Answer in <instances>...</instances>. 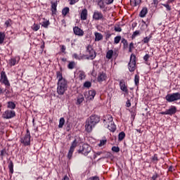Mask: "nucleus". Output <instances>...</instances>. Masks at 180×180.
I'll list each match as a JSON object with an SVG mask.
<instances>
[{
    "instance_id": "1",
    "label": "nucleus",
    "mask_w": 180,
    "mask_h": 180,
    "mask_svg": "<svg viewBox=\"0 0 180 180\" xmlns=\"http://www.w3.org/2000/svg\"><path fill=\"white\" fill-rule=\"evenodd\" d=\"M56 78L58 79L57 94L63 96L68 89V82L65 78L63 77V72L60 71L56 72Z\"/></svg>"
},
{
    "instance_id": "2",
    "label": "nucleus",
    "mask_w": 180,
    "mask_h": 180,
    "mask_svg": "<svg viewBox=\"0 0 180 180\" xmlns=\"http://www.w3.org/2000/svg\"><path fill=\"white\" fill-rule=\"evenodd\" d=\"M101 122V118L96 115H91L89 118L86 120L85 124V130L87 131V133H91L92 130H94V128Z\"/></svg>"
},
{
    "instance_id": "3",
    "label": "nucleus",
    "mask_w": 180,
    "mask_h": 180,
    "mask_svg": "<svg viewBox=\"0 0 180 180\" xmlns=\"http://www.w3.org/2000/svg\"><path fill=\"white\" fill-rule=\"evenodd\" d=\"M103 122L105 125L107 124V128L110 131H112V133L116 131V125L113 122V117L112 116L108 115V119L104 120Z\"/></svg>"
},
{
    "instance_id": "4",
    "label": "nucleus",
    "mask_w": 180,
    "mask_h": 180,
    "mask_svg": "<svg viewBox=\"0 0 180 180\" xmlns=\"http://www.w3.org/2000/svg\"><path fill=\"white\" fill-rule=\"evenodd\" d=\"M86 53L87 60H94L96 57V52L94 50L91 45H88L86 47Z\"/></svg>"
},
{
    "instance_id": "5",
    "label": "nucleus",
    "mask_w": 180,
    "mask_h": 180,
    "mask_svg": "<svg viewBox=\"0 0 180 180\" xmlns=\"http://www.w3.org/2000/svg\"><path fill=\"white\" fill-rule=\"evenodd\" d=\"M165 99L167 102H175L176 101H180V93H173L167 94L165 96Z\"/></svg>"
},
{
    "instance_id": "6",
    "label": "nucleus",
    "mask_w": 180,
    "mask_h": 180,
    "mask_svg": "<svg viewBox=\"0 0 180 180\" xmlns=\"http://www.w3.org/2000/svg\"><path fill=\"white\" fill-rule=\"evenodd\" d=\"M128 68L130 72H133L136 70V55L133 53L131 55Z\"/></svg>"
},
{
    "instance_id": "7",
    "label": "nucleus",
    "mask_w": 180,
    "mask_h": 180,
    "mask_svg": "<svg viewBox=\"0 0 180 180\" xmlns=\"http://www.w3.org/2000/svg\"><path fill=\"white\" fill-rule=\"evenodd\" d=\"M16 116V112L13 110H6L3 114V119H13Z\"/></svg>"
},
{
    "instance_id": "8",
    "label": "nucleus",
    "mask_w": 180,
    "mask_h": 180,
    "mask_svg": "<svg viewBox=\"0 0 180 180\" xmlns=\"http://www.w3.org/2000/svg\"><path fill=\"white\" fill-rule=\"evenodd\" d=\"M0 75V82L4 84L6 87L11 86V83H9V80H8V77L5 71H1Z\"/></svg>"
},
{
    "instance_id": "9",
    "label": "nucleus",
    "mask_w": 180,
    "mask_h": 180,
    "mask_svg": "<svg viewBox=\"0 0 180 180\" xmlns=\"http://www.w3.org/2000/svg\"><path fill=\"white\" fill-rule=\"evenodd\" d=\"M30 131L27 129V133L25 136L21 139V143L24 144V146H30Z\"/></svg>"
},
{
    "instance_id": "10",
    "label": "nucleus",
    "mask_w": 180,
    "mask_h": 180,
    "mask_svg": "<svg viewBox=\"0 0 180 180\" xmlns=\"http://www.w3.org/2000/svg\"><path fill=\"white\" fill-rule=\"evenodd\" d=\"M91 148L88 144H84L82 147V149L79 150V153H81L84 155H88L91 151Z\"/></svg>"
},
{
    "instance_id": "11",
    "label": "nucleus",
    "mask_w": 180,
    "mask_h": 180,
    "mask_svg": "<svg viewBox=\"0 0 180 180\" xmlns=\"http://www.w3.org/2000/svg\"><path fill=\"white\" fill-rule=\"evenodd\" d=\"M96 95V91L95 90H90L84 94V97L87 101H94Z\"/></svg>"
},
{
    "instance_id": "12",
    "label": "nucleus",
    "mask_w": 180,
    "mask_h": 180,
    "mask_svg": "<svg viewBox=\"0 0 180 180\" xmlns=\"http://www.w3.org/2000/svg\"><path fill=\"white\" fill-rule=\"evenodd\" d=\"M93 19L94 20H102L104 19L103 14L98 11H95L93 14Z\"/></svg>"
},
{
    "instance_id": "13",
    "label": "nucleus",
    "mask_w": 180,
    "mask_h": 180,
    "mask_svg": "<svg viewBox=\"0 0 180 180\" xmlns=\"http://www.w3.org/2000/svg\"><path fill=\"white\" fill-rule=\"evenodd\" d=\"M120 88L122 92L125 94H129V89H127V86H126V82L124 79H121L120 81Z\"/></svg>"
},
{
    "instance_id": "14",
    "label": "nucleus",
    "mask_w": 180,
    "mask_h": 180,
    "mask_svg": "<svg viewBox=\"0 0 180 180\" xmlns=\"http://www.w3.org/2000/svg\"><path fill=\"white\" fill-rule=\"evenodd\" d=\"M19 61H20V57L15 56L8 60V64L9 65H11V67H13L14 65H16V64H18Z\"/></svg>"
},
{
    "instance_id": "15",
    "label": "nucleus",
    "mask_w": 180,
    "mask_h": 180,
    "mask_svg": "<svg viewBox=\"0 0 180 180\" xmlns=\"http://www.w3.org/2000/svg\"><path fill=\"white\" fill-rule=\"evenodd\" d=\"M73 32L76 36H79V37L84 36V30H82L79 27H73Z\"/></svg>"
},
{
    "instance_id": "16",
    "label": "nucleus",
    "mask_w": 180,
    "mask_h": 180,
    "mask_svg": "<svg viewBox=\"0 0 180 180\" xmlns=\"http://www.w3.org/2000/svg\"><path fill=\"white\" fill-rule=\"evenodd\" d=\"M107 78L106 73L105 72H100L97 77L98 82H103L105 81Z\"/></svg>"
},
{
    "instance_id": "17",
    "label": "nucleus",
    "mask_w": 180,
    "mask_h": 180,
    "mask_svg": "<svg viewBox=\"0 0 180 180\" xmlns=\"http://www.w3.org/2000/svg\"><path fill=\"white\" fill-rule=\"evenodd\" d=\"M80 19L81 20H86L88 19V10L86 8L82 10L80 14Z\"/></svg>"
},
{
    "instance_id": "18",
    "label": "nucleus",
    "mask_w": 180,
    "mask_h": 180,
    "mask_svg": "<svg viewBox=\"0 0 180 180\" xmlns=\"http://www.w3.org/2000/svg\"><path fill=\"white\" fill-rule=\"evenodd\" d=\"M167 115L172 116V115H175L176 113V107L172 105L171 108L167 110Z\"/></svg>"
},
{
    "instance_id": "19",
    "label": "nucleus",
    "mask_w": 180,
    "mask_h": 180,
    "mask_svg": "<svg viewBox=\"0 0 180 180\" xmlns=\"http://www.w3.org/2000/svg\"><path fill=\"white\" fill-rule=\"evenodd\" d=\"M57 1L51 2V12L53 15H56L57 13Z\"/></svg>"
},
{
    "instance_id": "20",
    "label": "nucleus",
    "mask_w": 180,
    "mask_h": 180,
    "mask_svg": "<svg viewBox=\"0 0 180 180\" xmlns=\"http://www.w3.org/2000/svg\"><path fill=\"white\" fill-rule=\"evenodd\" d=\"M148 13V9H147V7H144L142 8L139 13L140 18H146V15Z\"/></svg>"
},
{
    "instance_id": "21",
    "label": "nucleus",
    "mask_w": 180,
    "mask_h": 180,
    "mask_svg": "<svg viewBox=\"0 0 180 180\" xmlns=\"http://www.w3.org/2000/svg\"><path fill=\"white\" fill-rule=\"evenodd\" d=\"M95 41H101V40L103 39V35L99 32H95Z\"/></svg>"
},
{
    "instance_id": "22",
    "label": "nucleus",
    "mask_w": 180,
    "mask_h": 180,
    "mask_svg": "<svg viewBox=\"0 0 180 180\" xmlns=\"http://www.w3.org/2000/svg\"><path fill=\"white\" fill-rule=\"evenodd\" d=\"M7 108L11 110H13V109H16V104L13 101H8L7 102Z\"/></svg>"
},
{
    "instance_id": "23",
    "label": "nucleus",
    "mask_w": 180,
    "mask_h": 180,
    "mask_svg": "<svg viewBox=\"0 0 180 180\" xmlns=\"http://www.w3.org/2000/svg\"><path fill=\"white\" fill-rule=\"evenodd\" d=\"M86 75H85V72L84 71H79L77 73V78L80 79V81H82V79H84L86 78Z\"/></svg>"
},
{
    "instance_id": "24",
    "label": "nucleus",
    "mask_w": 180,
    "mask_h": 180,
    "mask_svg": "<svg viewBox=\"0 0 180 180\" xmlns=\"http://www.w3.org/2000/svg\"><path fill=\"white\" fill-rule=\"evenodd\" d=\"M131 6H139L141 4V0H130Z\"/></svg>"
},
{
    "instance_id": "25",
    "label": "nucleus",
    "mask_w": 180,
    "mask_h": 180,
    "mask_svg": "<svg viewBox=\"0 0 180 180\" xmlns=\"http://www.w3.org/2000/svg\"><path fill=\"white\" fill-rule=\"evenodd\" d=\"M134 84L136 86H139L140 84V76L139 75H135L134 76Z\"/></svg>"
},
{
    "instance_id": "26",
    "label": "nucleus",
    "mask_w": 180,
    "mask_h": 180,
    "mask_svg": "<svg viewBox=\"0 0 180 180\" xmlns=\"http://www.w3.org/2000/svg\"><path fill=\"white\" fill-rule=\"evenodd\" d=\"M65 124V120L64 119V117H61L59 120V125H58L59 129H63Z\"/></svg>"
},
{
    "instance_id": "27",
    "label": "nucleus",
    "mask_w": 180,
    "mask_h": 180,
    "mask_svg": "<svg viewBox=\"0 0 180 180\" xmlns=\"http://www.w3.org/2000/svg\"><path fill=\"white\" fill-rule=\"evenodd\" d=\"M77 145H78V142H77V139H75L71 144L70 150H72L73 151H75V148L77 147Z\"/></svg>"
},
{
    "instance_id": "28",
    "label": "nucleus",
    "mask_w": 180,
    "mask_h": 180,
    "mask_svg": "<svg viewBox=\"0 0 180 180\" xmlns=\"http://www.w3.org/2000/svg\"><path fill=\"white\" fill-rule=\"evenodd\" d=\"M113 57V50H109L106 53V58L108 60H110Z\"/></svg>"
},
{
    "instance_id": "29",
    "label": "nucleus",
    "mask_w": 180,
    "mask_h": 180,
    "mask_svg": "<svg viewBox=\"0 0 180 180\" xmlns=\"http://www.w3.org/2000/svg\"><path fill=\"white\" fill-rule=\"evenodd\" d=\"M126 137V134L124 131H122L118 135L119 141H122V140Z\"/></svg>"
},
{
    "instance_id": "30",
    "label": "nucleus",
    "mask_w": 180,
    "mask_h": 180,
    "mask_svg": "<svg viewBox=\"0 0 180 180\" xmlns=\"http://www.w3.org/2000/svg\"><path fill=\"white\" fill-rule=\"evenodd\" d=\"M84 101V96L83 95L79 96L77 97V105H81V103H82Z\"/></svg>"
},
{
    "instance_id": "31",
    "label": "nucleus",
    "mask_w": 180,
    "mask_h": 180,
    "mask_svg": "<svg viewBox=\"0 0 180 180\" xmlns=\"http://www.w3.org/2000/svg\"><path fill=\"white\" fill-rule=\"evenodd\" d=\"M5 41V32H0V45Z\"/></svg>"
},
{
    "instance_id": "32",
    "label": "nucleus",
    "mask_w": 180,
    "mask_h": 180,
    "mask_svg": "<svg viewBox=\"0 0 180 180\" xmlns=\"http://www.w3.org/2000/svg\"><path fill=\"white\" fill-rule=\"evenodd\" d=\"M70 13V8L65 7L62 10V14L63 16H66Z\"/></svg>"
},
{
    "instance_id": "33",
    "label": "nucleus",
    "mask_w": 180,
    "mask_h": 180,
    "mask_svg": "<svg viewBox=\"0 0 180 180\" xmlns=\"http://www.w3.org/2000/svg\"><path fill=\"white\" fill-rule=\"evenodd\" d=\"M98 5L100 9L105 8V2H103V0H99L98 1Z\"/></svg>"
},
{
    "instance_id": "34",
    "label": "nucleus",
    "mask_w": 180,
    "mask_h": 180,
    "mask_svg": "<svg viewBox=\"0 0 180 180\" xmlns=\"http://www.w3.org/2000/svg\"><path fill=\"white\" fill-rule=\"evenodd\" d=\"M8 169L11 174H13V162L10 161L8 164Z\"/></svg>"
},
{
    "instance_id": "35",
    "label": "nucleus",
    "mask_w": 180,
    "mask_h": 180,
    "mask_svg": "<svg viewBox=\"0 0 180 180\" xmlns=\"http://www.w3.org/2000/svg\"><path fill=\"white\" fill-rule=\"evenodd\" d=\"M75 67V62L74 61L70 62L69 64L68 65V68L69 70H74Z\"/></svg>"
},
{
    "instance_id": "36",
    "label": "nucleus",
    "mask_w": 180,
    "mask_h": 180,
    "mask_svg": "<svg viewBox=\"0 0 180 180\" xmlns=\"http://www.w3.org/2000/svg\"><path fill=\"white\" fill-rule=\"evenodd\" d=\"M32 30H34V32H37V30L40 29V25L34 23L33 26L32 27Z\"/></svg>"
},
{
    "instance_id": "37",
    "label": "nucleus",
    "mask_w": 180,
    "mask_h": 180,
    "mask_svg": "<svg viewBox=\"0 0 180 180\" xmlns=\"http://www.w3.org/2000/svg\"><path fill=\"white\" fill-rule=\"evenodd\" d=\"M120 40H122V37L117 36L114 38V43L115 44H119L120 43Z\"/></svg>"
},
{
    "instance_id": "38",
    "label": "nucleus",
    "mask_w": 180,
    "mask_h": 180,
    "mask_svg": "<svg viewBox=\"0 0 180 180\" xmlns=\"http://www.w3.org/2000/svg\"><path fill=\"white\" fill-rule=\"evenodd\" d=\"M49 25H50V21L49 20H44L41 25V26L43 27H45L46 29H47V27H49Z\"/></svg>"
},
{
    "instance_id": "39",
    "label": "nucleus",
    "mask_w": 180,
    "mask_h": 180,
    "mask_svg": "<svg viewBox=\"0 0 180 180\" xmlns=\"http://www.w3.org/2000/svg\"><path fill=\"white\" fill-rule=\"evenodd\" d=\"M73 153H74V150H72V149H70V150H69V152H68V158L69 160H71V158H72V154H73Z\"/></svg>"
},
{
    "instance_id": "40",
    "label": "nucleus",
    "mask_w": 180,
    "mask_h": 180,
    "mask_svg": "<svg viewBox=\"0 0 180 180\" xmlns=\"http://www.w3.org/2000/svg\"><path fill=\"white\" fill-rule=\"evenodd\" d=\"M11 23H12V20H11V19L7 20L5 22L6 27H11Z\"/></svg>"
},
{
    "instance_id": "41",
    "label": "nucleus",
    "mask_w": 180,
    "mask_h": 180,
    "mask_svg": "<svg viewBox=\"0 0 180 180\" xmlns=\"http://www.w3.org/2000/svg\"><path fill=\"white\" fill-rule=\"evenodd\" d=\"M139 34H140V31L136 30L135 32H134L132 36H131V39H136V36H139Z\"/></svg>"
},
{
    "instance_id": "42",
    "label": "nucleus",
    "mask_w": 180,
    "mask_h": 180,
    "mask_svg": "<svg viewBox=\"0 0 180 180\" xmlns=\"http://www.w3.org/2000/svg\"><path fill=\"white\" fill-rule=\"evenodd\" d=\"M152 161H153V162H155V164H156V162H158V157L157 156V154H155L152 157Z\"/></svg>"
},
{
    "instance_id": "43",
    "label": "nucleus",
    "mask_w": 180,
    "mask_h": 180,
    "mask_svg": "<svg viewBox=\"0 0 180 180\" xmlns=\"http://www.w3.org/2000/svg\"><path fill=\"white\" fill-rule=\"evenodd\" d=\"M122 43H123V44H124V49H127V47L129 46V44L127 43V40H126L125 39H123L122 40Z\"/></svg>"
},
{
    "instance_id": "44",
    "label": "nucleus",
    "mask_w": 180,
    "mask_h": 180,
    "mask_svg": "<svg viewBox=\"0 0 180 180\" xmlns=\"http://www.w3.org/2000/svg\"><path fill=\"white\" fill-rule=\"evenodd\" d=\"M91 86H92V84L91 83V82H86L84 84V88H91Z\"/></svg>"
},
{
    "instance_id": "45",
    "label": "nucleus",
    "mask_w": 180,
    "mask_h": 180,
    "mask_svg": "<svg viewBox=\"0 0 180 180\" xmlns=\"http://www.w3.org/2000/svg\"><path fill=\"white\" fill-rule=\"evenodd\" d=\"M162 6H165V8H166L167 11H171V7L169 6V3L162 4Z\"/></svg>"
},
{
    "instance_id": "46",
    "label": "nucleus",
    "mask_w": 180,
    "mask_h": 180,
    "mask_svg": "<svg viewBox=\"0 0 180 180\" xmlns=\"http://www.w3.org/2000/svg\"><path fill=\"white\" fill-rule=\"evenodd\" d=\"M112 150L114 151V153H119V151H120V148L117 146H112Z\"/></svg>"
},
{
    "instance_id": "47",
    "label": "nucleus",
    "mask_w": 180,
    "mask_h": 180,
    "mask_svg": "<svg viewBox=\"0 0 180 180\" xmlns=\"http://www.w3.org/2000/svg\"><path fill=\"white\" fill-rule=\"evenodd\" d=\"M79 60H88V56L86 55H80L79 56Z\"/></svg>"
},
{
    "instance_id": "48",
    "label": "nucleus",
    "mask_w": 180,
    "mask_h": 180,
    "mask_svg": "<svg viewBox=\"0 0 180 180\" xmlns=\"http://www.w3.org/2000/svg\"><path fill=\"white\" fill-rule=\"evenodd\" d=\"M60 47L61 52L65 54V50L67 49V48L65 47V45H60Z\"/></svg>"
},
{
    "instance_id": "49",
    "label": "nucleus",
    "mask_w": 180,
    "mask_h": 180,
    "mask_svg": "<svg viewBox=\"0 0 180 180\" xmlns=\"http://www.w3.org/2000/svg\"><path fill=\"white\" fill-rule=\"evenodd\" d=\"M133 49H134V44L133 42H131L129 44V53H131Z\"/></svg>"
},
{
    "instance_id": "50",
    "label": "nucleus",
    "mask_w": 180,
    "mask_h": 180,
    "mask_svg": "<svg viewBox=\"0 0 180 180\" xmlns=\"http://www.w3.org/2000/svg\"><path fill=\"white\" fill-rule=\"evenodd\" d=\"M105 144H106V140H101L98 143V146L102 147L103 146H105Z\"/></svg>"
},
{
    "instance_id": "51",
    "label": "nucleus",
    "mask_w": 180,
    "mask_h": 180,
    "mask_svg": "<svg viewBox=\"0 0 180 180\" xmlns=\"http://www.w3.org/2000/svg\"><path fill=\"white\" fill-rule=\"evenodd\" d=\"M5 154H6V150L3 149L0 153L1 158H4V157H5Z\"/></svg>"
},
{
    "instance_id": "52",
    "label": "nucleus",
    "mask_w": 180,
    "mask_h": 180,
    "mask_svg": "<svg viewBox=\"0 0 180 180\" xmlns=\"http://www.w3.org/2000/svg\"><path fill=\"white\" fill-rule=\"evenodd\" d=\"M148 41H150V37H146L145 38H143V42L146 44L147 43H148Z\"/></svg>"
},
{
    "instance_id": "53",
    "label": "nucleus",
    "mask_w": 180,
    "mask_h": 180,
    "mask_svg": "<svg viewBox=\"0 0 180 180\" xmlns=\"http://www.w3.org/2000/svg\"><path fill=\"white\" fill-rule=\"evenodd\" d=\"M114 30L115 32H122V27L119 25L115 26Z\"/></svg>"
},
{
    "instance_id": "54",
    "label": "nucleus",
    "mask_w": 180,
    "mask_h": 180,
    "mask_svg": "<svg viewBox=\"0 0 180 180\" xmlns=\"http://www.w3.org/2000/svg\"><path fill=\"white\" fill-rule=\"evenodd\" d=\"M148 58H150V55H148V54H146V55L143 56V60H144V61H148Z\"/></svg>"
},
{
    "instance_id": "55",
    "label": "nucleus",
    "mask_w": 180,
    "mask_h": 180,
    "mask_svg": "<svg viewBox=\"0 0 180 180\" xmlns=\"http://www.w3.org/2000/svg\"><path fill=\"white\" fill-rule=\"evenodd\" d=\"M126 106L127 108H130V106H131V103L130 102V100H127L126 103Z\"/></svg>"
},
{
    "instance_id": "56",
    "label": "nucleus",
    "mask_w": 180,
    "mask_h": 180,
    "mask_svg": "<svg viewBox=\"0 0 180 180\" xmlns=\"http://www.w3.org/2000/svg\"><path fill=\"white\" fill-rule=\"evenodd\" d=\"M72 58H75V60H79V56H78V54L77 53H73Z\"/></svg>"
},
{
    "instance_id": "57",
    "label": "nucleus",
    "mask_w": 180,
    "mask_h": 180,
    "mask_svg": "<svg viewBox=\"0 0 180 180\" xmlns=\"http://www.w3.org/2000/svg\"><path fill=\"white\" fill-rule=\"evenodd\" d=\"M77 2H78V0H70V5H75Z\"/></svg>"
},
{
    "instance_id": "58",
    "label": "nucleus",
    "mask_w": 180,
    "mask_h": 180,
    "mask_svg": "<svg viewBox=\"0 0 180 180\" xmlns=\"http://www.w3.org/2000/svg\"><path fill=\"white\" fill-rule=\"evenodd\" d=\"M107 5H110V4H113V0H105Z\"/></svg>"
},
{
    "instance_id": "59",
    "label": "nucleus",
    "mask_w": 180,
    "mask_h": 180,
    "mask_svg": "<svg viewBox=\"0 0 180 180\" xmlns=\"http://www.w3.org/2000/svg\"><path fill=\"white\" fill-rule=\"evenodd\" d=\"M89 180H99V177L93 176V177H91Z\"/></svg>"
},
{
    "instance_id": "60",
    "label": "nucleus",
    "mask_w": 180,
    "mask_h": 180,
    "mask_svg": "<svg viewBox=\"0 0 180 180\" xmlns=\"http://www.w3.org/2000/svg\"><path fill=\"white\" fill-rule=\"evenodd\" d=\"M131 119H133V120H134V117H136V113L131 112Z\"/></svg>"
},
{
    "instance_id": "61",
    "label": "nucleus",
    "mask_w": 180,
    "mask_h": 180,
    "mask_svg": "<svg viewBox=\"0 0 180 180\" xmlns=\"http://www.w3.org/2000/svg\"><path fill=\"white\" fill-rule=\"evenodd\" d=\"M62 180H70V177H68V176L65 175V176H64V177L63 178Z\"/></svg>"
},
{
    "instance_id": "62",
    "label": "nucleus",
    "mask_w": 180,
    "mask_h": 180,
    "mask_svg": "<svg viewBox=\"0 0 180 180\" xmlns=\"http://www.w3.org/2000/svg\"><path fill=\"white\" fill-rule=\"evenodd\" d=\"M157 178H158V174H155V175H153V176H152V179H153V180L157 179Z\"/></svg>"
},
{
    "instance_id": "63",
    "label": "nucleus",
    "mask_w": 180,
    "mask_h": 180,
    "mask_svg": "<svg viewBox=\"0 0 180 180\" xmlns=\"http://www.w3.org/2000/svg\"><path fill=\"white\" fill-rule=\"evenodd\" d=\"M160 115H168L167 110L160 112Z\"/></svg>"
},
{
    "instance_id": "64",
    "label": "nucleus",
    "mask_w": 180,
    "mask_h": 180,
    "mask_svg": "<svg viewBox=\"0 0 180 180\" xmlns=\"http://www.w3.org/2000/svg\"><path fill=\"white\" fill-rule=\"evenodd\" d=\"M154 5H158V0H153Z\"/></svg>"
}]
</instances>
